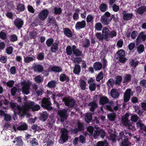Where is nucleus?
Segmentation results:
<instances>
[{"label":"nucleus","instance_id":"f257e3e1","mask_svg":"<svg viewBox=\"0 0 146 146\" xmlns=\"http://www.w3.org/2000/svg\"><path fill=\"white\" fill-rule=\"evenodd\" d=\"M34 102H31L25 103L22 107L19 106L18 107L19 111V113L22 116H25L27 115V111L30 109H32L33 111H35L40 109V107L39 105L35 104Z\"/></svg>","mask_w":146,"mask_h":146},{"label":"nucleus","instance_id":"f03ea898","mask_svg":"<svg viewBox=\"0 0 146 146\" xmlns=\"http://www.w3.org/2000/svg\"><path fill=\"white\" fill-rule=\"evenodd\" d=\"M102 34L106 41H109V38H112L117 35V32L115 31H110L107 27H104L102 30Z\"/></svg>","mask_w":146,"mask_h":146},{"label":"nucleus","instance_id":"7ed1b4c3","mask_svg":"<svg viewBox=\"0 0 146 146\" xmlns=\"http://www.w3.org/2000/svg\"><path fill=\"white\" fill-rule=\"evenodd\" d=\"M119 138L118 140L120 139L121 141L120 146H129L131 143L129 141L128 136L124 134L123 131H121L119 133Z\"/></svg>","mask_w":146,"mask_h":146},{"label":"nucleus","instance_id":"20e7f679","mask_svg":"<svg viewBox=\"0 0 146 146\" xmlns=\"http://www.w3.org/2000/svg\"><path fill=\"white\" fill-rule=\"evenodd\" d=\"M50 100V98H44L41 102V106L49 111H51L53 109L52 107L51 106L52 104Z\"/></svg>","mask_w":146,"mask_h":146},{"label":"nucleus","instance_id":"39448f33","mask_svg":"<svg viewBox=\"0 0 146 146\" xmlns=\"http://www.w3.org/2000/svg\"><path fill=\"white\" fill-rule=\"evenodd\" d=\"M111 13L108 11L106 12L101 17L100 20L101 23L104 25H107L111 22L110 17Z\"/></svg>","mask_w":146,"mask_h":146},{"label":"nucleus","instance_id":"423d86ee","mask_svg":"<svg viewBox=\"0 0 146 146\" xmlns=\"http://www.w3.org/2000/svg\"><path fill=\"white\" fill-rule=\"evenodd\" d=\"M21 84L22 86L23 93L26 95H28L29 93L30 86L32 84L31 82L24 80L21 82Z\"/></svg>","mask_w":146,"mask_h":146},{"label":"nucleus","instance_id":"0eeeda50","mask_svg":"<svg viewBox=\"0 0 146 146\" xmlns=\"http://www.w3.org/2000/svg\"><path fill=\"white\" fill-rule=\"evenodd\" d=\"M57 114L59 115L60 121L62 122L66 120L68 117L67 110L65 109L59 110L58 111Z\"/></svg>","mask_w":146,"mask_h":146},{"label":"nucleus","instance_id":"6e6552de","mask_svg":"<svg viewBox=\"0 0 146 146\" xmlns=\"http://www.w3.org/2000/svg\"><path fill=\"white\" fill-rule=\"evenodd\" d=\"M117 57L116 58L118 59L119 62L121 63H124L127 60L126 58L125 57V51L122 49L119 50L117 52Z\"/></svg>","mask_w":146,"mask_h":146},{"label":"nucleus","instance_id":"1a4fd4ad","mask_svg":"<svg viewBox=\"0 0 146 146\" xmlns=\"http://www.w3.org/2000/svg\"><path fill=\"white\" fill-rule=\"evenodd\" d=\"M62 101L64 102L66 106L69 108L73 107L75 105V101L73 99L64 97L62 98Z\"/></svg>","mask_w":146,"mask_h":146},{"label":"nucleus","instance_id":"9d476101","mask_svg":"<svg viewBox=\"0 0 146 146\" xmlns=\"http://www.w3.org/2000/svg\"><path fill=\"white\" fill-rule=\"evenodd\" d=\"M62 135L60 138L62 140L64 143L65 142L68 140V131L65 128H62L61 130Z\"/></svg>","mask_w":146,"mask_h":146},{"label":"nucleus","instance_id":"9b49d317","mask_svg":"<svg viewBox=\"0 0 146 146\" xmlns=\"http://www.w3.org/2000/svg\"><path fill=\"white\" fill-rule=\"evenodd\" d=\"M49 12L46 9L42 10L38 14V17L41 21H44L47 18Z\"/></svg>","mask_w":146,"mask_h":146},{"label":"nucleus","instance_id":"f8f14e48","mask_svg":"<svg viewBox=\"0 0 146 146\" xmlns=\"http://www.w3.org/2000/svg\"><path fill=\"white\" fill-rule=\"evenodd\" d=\"M10 106L12 110H13L14 112L15 113V115H16V114H18V115L21 117H24V116H22L20 115L19 113V111L18 110V107L19 106L21 107L20 105L17 104L16 103H12L11 102L10 103Z\"/></svg>","mask_w":146,"mask_h":146},{"label":"nucleus","instance_id":"ddd939ff","mask_svg":"<svg viewBox=\"0 0 146 146\" xmlns=\"http://www.w3.org/2000/svg\"><path fill=\"white\" fill-rule=\"evenodd\" d=\"M131 90L130 88L127 89L124 93L123 96L124 102H127L130 100L131 96Z\"/></svg>","mask_w":146,"mask_h":146},{"label":"nucleus","instance_id":"4468645a","mask_svg":"<svg viewBox=\"0 0 146 146\" xmlns=\"http://www.w3.org/2000/svg\"><path fill=\"white\" fill-rule=\"evenodd\" d=\"M106 135V133L104 130L101 129L100 130H96L94 131V137H97L98 136H100L101 138H104Z\"/></svg>","mask_w":146,"mask_h":146},{"label":"nucleus","instance_id":"2eb2a0df","mask_svg":"<svg viewBox=\"0 0 146 146\" xmlns=\"http://www.w3.org/2000/svg\"><path fill=\"white\" fill-rule=\"evenodd\" d=\"M14 23L15 26L19 29H20L23 26L24 22L21 19L17 18L14 20Z\"/></svg>","mask_w":146,"mask_h":146},{"label":"nucleus","instance_id":"dca6fc26","mask_svg":"<svg viewBox=\"0 0 146 146\" xmlns=\"http://www.w3.org/2000/svg\"><path fill=\"white\" fill-rule=\"evenodd\" d=\"M123 18L125 21H128L131 19L133 17V14L132 13H127L125 11H123L122 13Z\"/></svg>","mask_w":146,"mask_h":146},{"label":"nucleus","instance_id":"f3484780","mask_svg":"<svg viewBox=\"0 0 146 146\" xmlns=\"http://www.w3.org/2000/svg\"><path fill=\"white\" fill-rule=\"evenodd\" d=\"M86 25V22L84 20L78 22L75 25V28L77 30H80L84 28Z\"/></svg>","mask_w":146,"mask_h":146},{"label":"nucleus","instance_id":"a211bd4d","mask_svg":"<svg viewBox=\"0 0 146 146\" xmlns=\"http://www.w3.org/2000/svg\"><path fill=\"white\" fill-rule=\"evenodd\" d=\"M72 51L74 54L76 56H80L82 55V52L81 50L77 48L76 46L74 45L72 46Z\"/></svg>","mask_w":146,"mask_h":146},{"label":"nucleus","instance_id":"6ab92c4d","mask_svg":"<svg viewBox=\"0 0 146 146\" xmlns=\"http://www.w3.org/2000/svg\"><path fill=\"white\" fill-rule=\"evenodd\" d=\"M47 24L48 26H51L52 25L53 26H58L56 20L54 18L50 16H49L47 19Z\"/></svg>","mask_w":146,"mask_h":146},{"label":"nucleus","instance_id":"aec40b11","mask_svg":"<svg viewBox=\"0 0 146 146\" xmlns=\"http://www.w3.org/2000/svg\"><path fill=\"white\" fill-rule=\"evenodd\" d=\"M34 70L36 72H41L44 70V68L40 64H35L33 66Z\"/></svg>","mask_w":146,"mask_h":146},{"label":"nucleus","instance_id":"412c9836","mask_svg":"<svg viewBox=\"0 0 146 146\" xmlns=\"http://www.w3.org/2000/svg\"><path fill=\"white\" fill-rule=\"evenodd\" d=\"M48 116V115L46 112H42L40 114L39 119L40 120L45 121L47 120Z\"/></svg>","mask_w":146,"mask_h":146},{"label":"nucleus","instance_id":"4be33fe9","mask_svg":"<svg viewBox=\"0 0 146 146\" xmlns=\"http://www.w3.org/2000/svg\"><path fill=\"white\" fill-rule=\"evenodd\" d=\"M109 100L106 96H102L100 97L99 104L102 105H104L109 102Z\"/></svg>","mask_w":146,"mask_h":146},{"label":"nucleus","instance_id":"5701e85b","mask_svg":"<svg viewBox=\"0 0 146 146\" xmlns=\"http://www.w3.org/2000/svg\"><path fill=\"white\" fill-rule=\"evenodd\" d=\"M59 79L62 82H64L66 81V82H68L69 81L70 78L65 74H62L60 76Z\"/></svg>","mask_w":146,"mask_h":146},{"label":"nucleus","instance_id":"b1692460","mask_svg":"<svg viewBox=\"0 0 146 146\" xmlns=\"http://www.w3.org/2000/svg\"><path fill=\"white\" fill-rule=\"evenodd\" d=\"M110 94L112 97L113 98H117L119 96V93L115 89H112L110 91Z\"/></svg>","mask_w":146,"mask_h":146},{"label":"nucleus","instance_id":"393cba45","mask_svg":"<svg viewBox=\"0 0 146 146\" xmlns=\"http://www.w3.org/2000/svg\"><path fill=\"white\" fill-rule=\"evenodd\" d=\"M81 66L78 64H75L73 69V73L75 74L79 75L81 71Z\"/></svg>","mask_w":146,"mask_h":146},{"label":"nucleus","instance_id":"a878e982","mask_svg":"<svg viewBox=\"0 0 146 146\" xmlns=\"http://www.w3.org/2000/svg\"><path fill=\"white\" fill-rule=\"evenodd\" d=\"M146 39V35L144 34L143 33H141L136 39V42L137 43L140 42L141 40L144 41Z\"/></svg>","mask_w":146,"mask_h":146},{"label":"nucleus","instance_id":"bb28decb","mask_svg":"<svg viewBox=\"0 0 146 146\" xmlns=\"http://www.w3.org/2000/svg\"><path fill=\"white\" fill-rule=\"evenodd\" d=\"M64 34L68 37H71L73 34L71 30L68 28H64L63 30Z\"/></svg>","mask_w":146,"mask_h":146},{"label":"nucleus","instance_id":"cd10ccee","mask_svg":"<svg viewBox=\"0 0 146 146\" xmlns=\"http://www.w3.org/2000/svg\"><path fill=\"white\" fill-rule=\"evenodd\" d=\"M146 12V6H141L137 9V12L139 15H142Z\"/></svg>","mask_w":146,"mask_h":146},{"label":"nucleus","instance_id":"c85d7f7f","mask_svg":"<svg viewBox=\"0 0 146 146\" xmlns=\"http://www.w3.org/2000/svg\"><path fill=\"white\" fill-rule=\"evenodd\" d=\"M102 67V64L100 62H96L93 65V67L95 70H99L101 69Z\"/></svg>","mask_w":146,"mask_h":146},{"label":"nucleus","instance_id":"c756f323","mask_svg":"<svg viewBox=\"0 0 146 146\" xmlns=\"http://www.w3.org/2000/svg\"><path fill=\"white\" fill-rule=\"evenodd\" d=\"M131 75L129 74H125L123 77V83L125 84H127L131 80Z\"/></svg>","mask_w":146,"mask_h":146},{"label":"nucleus","instance_id":"7c9ffc66","mask_svg":"<svg viewBox=\"0 0 146 146\" xmlns=\"http://www.w3.org/2000/svg\"><path fill=\"white\" fill-rule=\"evenodd\" d=\"M50 69L52 71L55 72H59L62 71V68L58 66H51Z\"/></svg>","mask_w":146,"mask_h":146},{"label":"nucleus","instance_id":"2f4dec72","mask_svg":"<svg viewBox=\"0 0 146 146\" xmlns=\"http://www.w3.org/2000/svg\"><path fill=\"white\" fill-rule=\"evenodd\" d=\"M92 114L90 113H86L85 119L86 122L87 123L90 122L92 119Z\"/></svg>","mask_w":146,"mask_h":146},{"label":"nucleus","instance_id":"473e14b6","mask_svg":"<svg viewBox=\"0 0 146 146\" xmlns=\"http://www.w3.org/2000/svg\"><path fill=\"white\" fill-rule=\"evenodd\" d=\"M58 49V44L57 42L54 43L51 48V50L52 52H56Z\"/></svg>","mask_w":146,"mask_h":146},{"label":"nucleus","instance_id":"72a5a7b5","mask_svg":"<svg viewBox=\"0 0 146 146\" xmlns=\"http://www.w3.org/2000/svg\"><path fill=\"white\" fill-rule=\"evenodd\" d=\"M99 8L101 11L104 12L107 10L108 5L105 3H102L99 6Z\"/></svg>","mask_w":146,"mask_h":146},{"label":"nucleus","instance_id":"f704fd0d","mask_svg":"<svg viewBox=\"0 0 146 146\" xmlns=\"http://www.w3.org/2000/svg\"><path fill=\"white\" fill-rule=\"evenodd\" d=\"M89 106L91 107L90 110L91 111L94 112V110L98 107V105L94 102H90L88 104Z\"/></svg>","mask_w":146,"mask_h":146},{"label":"nucleus","instance_id":"c9c22d12","mask_svg":"<svg viewBox=\"0 0 146 146\" xmlns=\"http://www.w3.org/2000/svg\"><path fill=\"white\" fill-rule=\"evenodd\" d=\"M42 23L40 19L37 18H35L32 23L31 25L33 27L37 26L38 25H40Z\"/></svg>","mask_w":146,"mask_h":146},{"label":"nucleus","instance_id":"e433bc0d","mask_svg":"<svg viewBox=\"0 0 146 146\" xmlns=\"http://www.w3.org/2000/svg\"><path fill=\"white\" fill-rule=\"evenodd\" d=\"M86 82L84 80L80 79V86L82 90H84L86 89Z\"/></svg>","mask_w":146,"mask_h":146},{"label":"nucleus","instance_id":"4c0bfd02","mask_svg":"<svg viewBox=\"0 0 146 146\" xmlns=\"http://www.w3.org/2000/svg\"><path fill=\"white\" fill-rule=\"evenodd\" d=\"M16 7L17 9L19 12H22L25 9V5L22 3H18Z\"/></svg>","mask_w":146,"mask_h":146},{"label":"nucleus","instance_id":"58836bf2","mask_svg":"<svg viewBox=\"0 0 146 146\" xmlns=\"http://www.w3.org/2000/svg\"><path fill=\"white\" fill-rule=\"evenodd\" d=\"M28 129V125L25 123H24L17 127V129L20 131L26 130Z\"/></svg>","mask_w":146,"mask_h":146},{"label":"nucleus","instance_id":"ea45409f","mask_svg":"<svg viewBox=\"0 0 146 146\" xmlns=\"http://www.w3.org/2000/svg\"><path fill=\"white\" fill-rule=\"evenodd\" d=\"M116 115L115 113L113 112L110 113L108 115V117L109 119L111 121H114Z\"/></svg>","mask_w":146,"mask_h":146},{"label":"nucleus","instance_id":"a19ab883","mask_svg":"<svg viewBox=\"0 0 146 146\" xmlns=\"http://www.w3.org/2000/svg\"><path fill=\"white\" fill-rule=\"evenodd\" d=\"M77 128L80 131H82L84 130V126L83 123L78 121L77 123Z\"/></svg>","mask_w":146,"mask_h":146},{"label":"nucleus","instance_id":"79ce46f5","mask_svg":"<svg viewBox=\"0 0 146 146\" xmlns=\"http://www.w3.org/2000/svg\"><path fill=\"white\" fill-rule=\"evenodd\" d=\"M15 140L16 141V145L17 146H23V142L22 139L19 137H17L15 138Z\"/></svg>","mask_w":146,"mask_h":146},{"label":"nucleus","instance_id":"37998d69","mask_svg":"<svg viewBox=\"0 0 146 146\" xmlns=\"http://www.w3.org/2000/svg\"><path fill=\"white\" fill-rule=\"evenodd\" d=\"M96 36L99 41H103L104 39V38L103 34L101 33H97L96 34Z\"/></svg>","mask_w":146,"mask_h":146},{"label":"nucleus","instance_id":"c03bdc74","mask_svg":"<svg viewBox=\"0 0 146 146\" xmlns=\"http://www.w3.org/2000/svg\"><path fill=\"white\" fill-rule=\"evenodd\" d=\"M137 51L139 54L142 53L144 50V46L143 44H139L137 47Z\"/></svg>","mask_w":146,"mask_h":146},{"label":"nucleus","instance_id":"a18cd8bd","mask_svg":"<svg viewBox=\"0 0 146 146\" xmlns=\"http://www.w3.org/2000/svg\"><path fill=\"white\" fill-rule=\"evenodd\" d=\"M66 52L67 55H71L72 53V48L70 46H68L66 48Z\"/></svg>","mask_w":146,"mask_h":146},{"label":"nucleus","instance_id":"49530a36","mask_svg":"<svg viewBox=\"0 0 146 146\" xmlns=\"http://www.w3.org/2000/svg\"><path fill=\"white\" fill-rule=\"evenodd\" d=\"M108 143L107 140H104V141L98 142L96 146H108Z\"/></svg>","mask_w":146,"mask_h":146},{"label":"nucleus","instance_id":"de8ad7c7","mask_svg":"<svg viewBox=\"0 0 146 146\" xmlns=\"http://www.w3.org/2000/svg\"><path fill=\"white\" fill-rule=\"evenodd\" d=\"M56 82L54 80L49 82L47 84V86L50 88H53L56 87Z\"/></svg>","mask_w":146,"mask_h":146},{"label":"nucleus","instance_id":"09e8293b","mask_svg":"<svg viewBox=\"0 0 146 146\" xmlns=\"http://www.w3.org/2000/svg\"><path fill=\"white\" fill-rule=\"evenodd\" d=\"M115 84V81L112 78L109 79L107 82V86L109 88H110L111 86H113Z\"/></svg>","mask_w":146,"mask_h":146},{"label":"nucleus","instance_id":"8fccbe9b","mask_svg":"<svg viewBox=\"0 0 146 146\" xmlns=\"http://www.w3.org/2000/svg\"><path fill=\"white\" fill-rule=\"evenodd\" d=\"M113 105L112 102H110L109 103V105L105 106L107 110L111 112H113Z\"/></svg>","mask_w":146,"mask_h":146},{"label":"nucleus","instance_id":"3c124183","mask_svg":"<svg viewBox=\"0 0 146 146\" xmlns=\"http://www.w3.org/2000/svg\"><path fill=\"white\" fill-rule=\"evenodd\" d=\"M122 78L121 76H117L116 77V80L115 81V83L116 85H119L121 83Z\"/></svg>","mask_w":146,"mask_h":146},{"label":"nucleus","instance_id":"603ef678","mask_svg":"<svg viewBox=\"0 0 146 146\" xmlns=\"http://www.w3.org/2000/svg\"><path fill=\"white\" fill-rule=\"evenodd\" d=\"M139 63V62L138 60L135 62L134 59H131V61L129 63L130 65L132 66H134L135 68L137 66Z\"/></svg>","mask_w":146,"mask_h":146},{"label":"nucleus","instance_id":"864d4df0","mask_svg":"<svg viewBox=\"0 0 146 146\" xmlns=\"http://www.w3.org/2000/svg\"><path fill=\"white\" fill-rule=\"evenodd\" d=\"M102 27V25L100 23H96L95 25V29L98 31H101Z\"/></svg>","mask_w":146,"mask_h":146},{"label":"nucleus","instance_id":"5fc2aeb1","mask_svg":"<svg viewBox=\"0 0 146 146\" xmlns=\"http://www.w3.org/2000/svg\"><path fill=\"white\" fill-rule=\"evenodd\" d=\"M89 88L91 92H93L96 90V85L95 83H92L89 84Z\"/></svg>","mask_w":146,"mask_h":146},{"label":"nucleus","instance_id":"6e6d98bb","mask_svg":"<svg viewBox=\"0 0 146 146\" xmlns=\"http://www.w3.org/2000/svg\"><path fill=\"white\" fill-rule=\"evenodd\" d=\"M54 40L52 38H49L47 39L46 42V44L48 47H50L54 43Z\"/></svg>","mask_w":146,"mask_h":146},{"label":"nucleus","instance_id":"4d7b16f0","mask_svg":"<svg viewBox=\"0 0 146 146\" xmlns=\"http://www.w3.org/2000/svg\"><path fill=\"white\" fill-rule=\"evenodd\" d=\"M10 102L6 99H5L3 101L4 105L6 106L5 107L3 106V108L5 110H8L9 108L8 105L10 104Z\"/></svg>","mask_w":146,"mask_h":146},{"label":"nucleus","instance_id":"13d9d810","mask_svg":"<svg viewBox=\"0 0 146 146\" xmlns=\"http://www.w3.org/2000/svg\"><path fill=\"white\" fill-rule=\"evenodd\" d=\"M38 34L37 31L33 30L32 32H30L29 33V37L31 39L34 38Z\"/></svg>","mask_w":146,"mask_h":146},{"label":"nucleus","instance_id":"bf43d9fd","mask_svg":"<svg viewBox=\"0 0 146 146\" xmlns=\"http://www.w3.org/2000/svg\"><path fill=\"white\" fill-rule=\"evenodd\" d=\"M90 45V42L88 38H86L83 45V46L85 48L89 47Z\"/></svg>","mask_w":146,"mask_h":146},{"label":"nucleus","instance_id":"052dcab7","mask_svg":"<svg viewBox=\"0 0 146 146\" xmlns=\"http://www.w3.org/2000/svg\"><path fill=\"white\" fill-rule=\"evenodd\" d=\"M35 82L38 83H40L43 82V79L40 75H38L35 77L34 78Z\"/></svg>","mask_w":146,"mask_h":146},{"label":"nucleus","instance_id":"680f3d73","mask_svg":"<svg viewBox=\"0 0 146 146\" xmlns=\"http://www.w3.org/2000/svg\"><path fill=\"white\" fill-rule=\"evenodd\" d=\"M94 17L91 15H88L86 18V21L87 23H93Z\"/></svg>","mask_w":146,"mask_h":146},{"label":"nucleus","instance_id":"e2e57ef3","mask_svg":"<svg viewBox=\"0 0 146 146\" xmlns=\"http://www.w3.org/2000/svg\"><path fill=\"white\" fill-rule=\"evenodd\" d=\"M54 14L55 15L60 14L62 12V10L60 7L57 8L56 7H55L54 8Z\"/></svg>","mask_w":146,"mask_h":146},{"label":"nucleus","instance_id":"0e129e2a","mask_svg":"<svg viewBox=\"0 0 146 146\" xmlns=\"http://www.w3.org/2000/svg\"><path fill=\"white\" fill-rule=\"evenodd\" d=\"M13 48L11 46L7 47L6 49V52L8 54H11L13 52Z\"/></svg>","mask_w":146,"mask_h":146},{"label":"nucleus","instance_id":"69168bd1","mask_svg":"<svg viewBox=\"0 0 146 146\" xmlns=\"http://www.w3.org/2000/svg\"><path fill=\"white\" fill-rule=\"evenodd\" d=\"M103 78V73L102 72H100L98 74L97 77H96V80L98 82H100Z\"/></svg>","mask_w":146,"mask_h":146},{"label":"nucleus","instance_id":"338daca9","mask_svg":"<svg viewBox=\"0 0 146 146\" xmlns=\"http://www.w3.org/2000/svg\"><path fill=\"white\" fill-rule=\"evenodd\" d=\"M24 59V61L25 62L29 63L31 61H32L33 60V58L31 57L27 56L25 57Z\"/></svg>","mask_w":146,"mask_h":146},{"label":"nucleus","instance_id":"774afa93","mask_svg":"<svg viewBox=\"0 0 146 146\" xmlns=\"http://www.w3.org/2000/svg\"><path fill=\"white\" fill-rule=\"evenodd\" d=\"M44 54L43 52H40L38 54L37 57V59L38 60H42L44 59Z\"/></svg>","mask_w":146,"mask_h":146}]
</instances>
